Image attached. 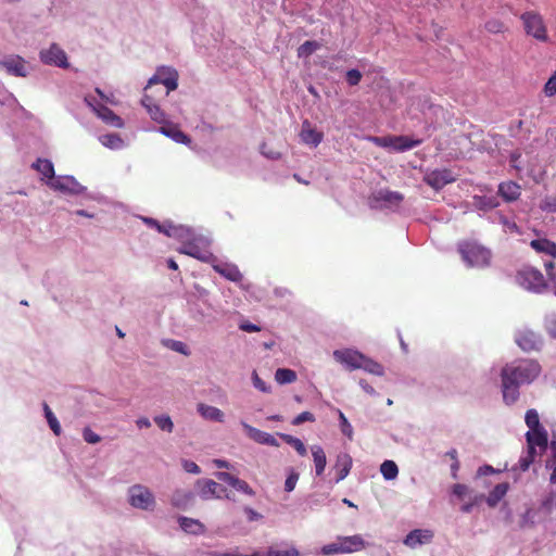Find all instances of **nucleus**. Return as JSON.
<instances>
[{
  "label": "nucleus",
  "instance_id": "864d4df0",
  "mask_svg": "<svg viewBox=\"0 0 556 556\" xmlns=\"http://www.w3.org/2000/svg\"><path fill=\"white\" fill-rule=\"evenodd\" d=\"M298 480H299V473L291 471L290 475L286 479L285 490L287 492L293 491L296 485Z\"/></svg>",
  "mask_w": 556,
  "mask_h": 556
},
{
  "label": "nucleus",
  "instance_id": "ea45409f",
  "mask_svg": "<svg viewBox=\"0 0 556 556\" xmlns=\"http://www.w3.org/2000/svg\"><path fill=\"white\" fill-rule=\"evenodd\" d=\"M324 555H333L338 553H345L348 552V545H346V539L343 541L337 542V543H330L323 547L321 549Z\"/></svg>",
  "mask_w": 556,
  "mask_h": 556
},
{
  "label": "nucleus",
  "instance_id": "f03ea898",
  "mask_svg": "<svg viewBox=\"0 0 556 556\" xmlns=\"http://www.w3.org/2000/svg\"><path fill=\"white\" fill-rule=\"evenodd\" d=\"M458 252L470 267H486L490 265L492 257L491 251L477 242L459 243Z\"/></svg>",
  "mask_w": 556,
  "mask_h": 556
},
{
  "label": "nucleus",
  "instance_id": "3c124183",
  "mask_svg": "<svg viewBox=\"0 0 556 556\" xmlns=\"http://www.w3.org/2000/svg\"><path fill=\"white\" fill-rule=\"evenodd\" d=\"M365 547V542L359 535L350 536V553Z\"/></svg>",
  "mask_w": 556,
  "mask_h": 556
},
{
  "label": "nucleus",
  "instance_id": "4468645a",
  "mask_svg": "<svg viewBox=\"0 0 556 556\" xmlns=\"http://www.w3.org/2000/svg\"><path fill=\"white\" fill-rule=\"evenodd\" d=\"M241 426L244 429L247 435L254 442H256L258 444L269 445V446H276V447L279 446V442L270 433H267V432L262 431L255 427H252L251 425L247 424L245 421H241Z\"/></svg>",
  "mask_w": 556,
  "mask_h": 556
},
{
  "label": "nucleus",
  "instance_id": "2f4dec72",
  "mask_svg": "<svg viewBox=\"0 0 556 556\" xmlns=\"http://www.w3.org/2000/svg\"><path fill=\"white\" fill-rule=\"evenodd\" d=\"M311 450H312V455L314 458L316 475L320 476L324 472L325 467H326V463H327L326 454H325L323 447L319 445H314V446H312Z\"/></svg>",
  "mask_w": 556,
  "mask_h": 556
},
{
  "label": "nucleus",
  "instance_id": "774afa93",
  "mask_svg": "<svg viewBox=\"0 0 556 556\" xmlns=\"http://www.w3.org/2000/svg\"><path fill=\"white\" fill-rule=\"evenodd\" d=\"M551 467L553 468V472L549 477V481H551V483L555 484L556 483V453L554 454V459H553Z\"/></svg>",
  "mask_w": 556,
  "mask_h": 556
},
{
  "label": "nucleus",
  "instance_id": "39448f33",
  "mask_svg": "<svg viewBox=\"0 0 556 556\" xmlns=\"http://www.w3.org/2000/svg\"><path fill=\"white\" fill-rule=\"evenodd\" d=\"M516 279L521 287L535 293H542L548 287L543 274L534 267L520 269Z\"/></svg>",
  "mask_w": 556,
  "mask_h": 556
},
{
  "label": "nucleus",
  "instance_id": "7ed1b4c3",
  "mask_svg": "<svg viewBox=\"0 0 556 556\" xmlns=\"http://www.w3.org/2000/svg\"><path fill=\"white\" fill-rule=\"evenodd\" d=\"M210 245L211 242L207 239L198 237L185 242L178 249V252L194 257L201 262L213 264L216 262V257L211 252Z\"/></svg>",
  "mask_w": 556,
  "mask_h": 556
},
{
  "label": "nucleus",
  "instance_id": "dca6fc26",
  "mask_svg": "<svg viewBox=\"0 0 556 556\" xmlns=\"http://www.w3.org/2000/svg\"><path fill=\"white\" fill-rule=\"evenodd\" d=\"M46 184L53 190L71 193L77 192V187L79 186L72 176H54L50 181H46Z\"/></svg>",
  "mask_w": 556,
  "mask_h": 556
},
{
  "label": "nucleus",
  "instance_id": "aec40b11",
  "mask_svg": "<svg viewBox=\"0 0 556 556\" xmlns=\"http://www.w3.org/2000/svg\"><path fill=\"white\" fill-rule=\"evenodd\" d=\"M432 536L433 534L430 530H413L406 535L404 544L408 547L415 548L418 545L429 543Z\"/></svg>",
  "mask_w": 556,
  "mask_h": 556
},
{
  "label": "nucleus",
  "instance_id": "f8f14e48",
  "mask_svg": "<svg viewBox=\"0 0 556 556\" xmlns=\"http://www.w3.org/2000/svg\"><path fill=\"white\" fill-rule=\"evenodd\" d=\"M40 59L43 63L59 67H67V56L63 49L56 45H51L48 50L40 52Z\"/></svg>",
  "mask_w": 556,
  "mask_h": 556
},
{
  "label": "nucleus",
  "instance_id": "0eeeda50",
  "mask_svg": "<svg viewBox=\"0 0 556 556\" xmlns=\"http://www.w3.org/2000/svg\"><path fill=\"white\" fill-rule=\"evenodd\" d=\"M404 200V195L397 191L381 189L375 192L370 198V205L379 210H395Z\"/></svg>",
  "mask_w": 556,
  "mask_h": 556
},
{
  "label": "nucleus",
  "instance_id": "6e6d98bb",
  "mask_svg": "<svg viewBox=\"0 0 556 556\" xmlns=\"http://www.w3.org/2000/svg\"><path fill=\"white\" fill-rule=\"evenodd\" d=\"M544 92L546 96L552 97L556 94V75H553L544 86Z\"/></svg>",
  "mask_w": 556,
  "mask_h": 556
},
{
  "label": "nucleus",
  "instance_id": "37998d69",
  "mask_svg": "<svg viewBox=\"0 0 556 556\" xmlns=\"http://www.w3.org/2000/svg\"><path fill=\"white\" fill-rule=\"evenodd\" d=\"M484 28L490 34H502L507 29L505 24L497 18H491V20L486 21L484 24Z\"/></svg>",
  "mask_w": 556,
  "mask_h": 556
},
{
  "label": "nucleus",
  "instance_id": "f704fd0d",
  "mask_svg": "<svg viewBox=\"0 0 556 556\" xmlns=\"http://www.w3.org/2000/svg\"><path fill=\"white\" fill-rule=\"evenodd\" d=\"M179 525L184 531L189 533L195 534L203 531V525L200 521L192 518L180 517Z\"/></svg>",
  "mask_w": 556,
  "mask_h": 556
},
{
  "label": "nucleus",
  "instance_id": "bf43d9fd",
  "mask_svg": "<svg viewBox=\"0 0 556 556\" xmlns=\"http://www.w3.org/2000/svg\"><path fill=\"white\" fill-rule=\"evenodd\" d=\"M453 493L459 497L464 498L469 493V488L466 484H454L453 486Z\"/></svg>",
  "mask_w": 556,
  "mask_h": 556
},
{
  "label": "nucleus",
  "instance_id": "72a5a7b5",
  "mask_svg": "<svg viewBox=\"0 0 556 556\" xmlns=\"http://www.w3.org/2000/svg\"><path fill=\"white\" fill-rule=\"evenodd\" d=\"M277 435L279 438H281L287 444L291 445L299 453V455L306 456L307 450H306L304 443L300 439H298L291 434L280 433V432L277 433Z\"/></svg>",
  "mask_w": 556,
  "mask_h": 556
},
{
  "label": "nucleus",
  "instance_id": "c756f323",
  "mask_svg": "<svg viewBox=\"0 0 556 556\" xmlns=\"http://www.w3.org/2000/svg\"><path fill=\"white\" fill-rule=\"evenodd\" d=\"M535 445H527L526 452L521 455L518 462V468L521 471H527L532 463H534L536 456H541L540 450H536Z\"/></svg>",
  "mask_w": 556,
  "mask_h": 556
},
{
  "label": "nucleus",
  "instance_id": "79ce46f5",
  "mask_svg": "<svg viewBox=\"0 0 556 556\" xmlns=\"http://www.w3.org/2000/svg\"><path fill=\"white\" fill-rule=\"evenodd\" d=\"M536 513L532 508H528L520 517L519 527L521 529L533 528L535 525Z\"/></svg>",
  "mask_w": 556,
  "mask_h": 556
},
{
  "label": "nucleus",
  "instance_id": "9d476101",
  "mask_svg": "<svg viewBox=\"0 0 556 556\" xmlns=\"http://www.w3.org/2000/svg\"><path fill=\"white\" fill-rule=\"evenodd\" d=\"M350 368H362L376 376L384 374L383 366L379 363L366 357L357 351L350 350Z\"/></svg>",
  "mask_w": 556,
  "mask_h": 556
},
{
  "label": "nucleus",
  "instance_id": "5701e85b",
  "mask_svg": "<svg viewBox=\"0 0 556 556\" xmlns=\"http://www.w3.org/2000/svg\"><path fill=\"white\" fill-rule=\"evenodd\" d=\"M300 137L304 143L312 147H317L323 140V134L312 128L309 122L307 121L302 124Z\"/></svg>",
  "mask_w": 556,
  "mask_h": 556
},
{
  "label": "nucleus",
  "instance_id": "0e129e2a",
  "mask_svg": "<svg viewBox=\"0 0 556 556\" xmlns=\"http://www.w3.org/2000/svg\"><path fill=\"white\" fill-rule=\"evenodd\" d=\"M362 78V74L358 70H350V86L357 85Z\"/></svg>",
  "mask_w": 556,
  "mask_h": 556
},
{
  "label": "nucleus",
  "instance_id": "e2e57ef3",
  "mask_svg": "<svg viewBox=\"0 0 556 556\" xmlns=\"http://www.w3.org/2000/svg\"><path fill=\"white\" fill-rule=\"evenodd\" d=\"M239 328L245 332H256V331H260L261 330V327L252 324V323H249V321H244L242 323Z\"/></svg>",
  "mask_w": 556,
  "mask_h": 556
},
{
  "label": "nucleus",
  "instance_id": "6e6552de",
  "mask_svg": "<svg viewBox=\"0 0 556 556\" xmlns=\"http://www.w3.org/2000/svg\"><path fill=\"white\" fill-rule=\"evenodd\" d=\"M129 504L139 509H153L155 500L152 492L144 485L136 484L129 489Z\"/></svg>",
  "mask_w": 556,
  "mask_h": 556
},
{
  "label": "nucleus",
  "instance_id": "49530a36",
  "mask_svg": "<svg viewBox=\"0 0 556 556\" xmlns=\"http://www.w3.org/2000/svg\"><path fill=\"white\" fill-rule=\"evenodd\" d=\"M154 421L164 431L172 432L174 429V424L169 416H156Z\"/></svg>",
  "mask_w": 556,
  "mask_h": 556
},
{
  "label": "nucleus",
  "instance_id": "de8ad7c7",
  "mask_svg": "<svg viewBox=\"0 0 556 556\" xmlns=\"http://www.w3.org/2000/svg\"><path fill=\"white\" fill-rule=\"evenodd\" d=\"M268 556H299V552L293 547H291V548L270 547L268 549Z\"/></svg>",
  "mask_w": 556,
  "mask_h": 556
},
{
  "label": "nucleus",
  "instance_id": "4be33fe9",
  "mask_svg": "<svg viewBox=\"0 0 556 556\" xmlns=\"http://www.w3.org/2000/svg\"><path fill=\"white\" fill-rule=\"evenodd\" d=\"M217 478L226 483H228L229 485H231L232 488L237 489L238 491H241L248 495H254V491L252 490V488L244 481V480H241L235 476H232L231 473L229 472H218L217 473Z\"/></svg>",
  "mask_w": 556,
  "mask_h": 556
},
{
  "label": "nucleus",
  "instance_id": "f3484780",
  "mask_svg": "<svg viewBox=\"0 0 556 556\" xmlns=\"http://www.w3.org/2000/svg\"><path fill=\"white\" fill-rule=\"evenodd\" d=\"M88 104L90 106H92L93 111L97 113V115L103 121L105 122L106 124L111 125V126H114V127H117V128H121L124 126V123H123V119L116 115L111 109H109L108 106L101 104V103H97L96 105H93L92 103H90L88 101Z\"/></svg>",
  "mask_w": 556,
  "mask_h": 556
},
{
  "label": "nucleus",
  "instance_id": "a878e982",
  "mask_svg": "<svg viewBox=\"0 0 556 556\" xmlns=\"http://www.w3.org/2000/svg\"><path fill=\"white\" fill-rule=\"evenodd\" d=\"M530 247L533 250H535L538 253L547 254V255L552 256L553 258L556 257V243L548 239L540 238V239L532 240L530 242Z\"/></svg>",
  "mask_w": 556,
  "mask_h": 556
},
{
  "label": "nucleus",
  "instance_id": "1a4fd4ad",
  "mask_svg": "<svg viewBox=\"0 0 556 556\" xmlns=\"http://www.w3.org/2000/svg\"><path fill=\"white\" fill-rule=\"evenodd\" d=\"M194 486L198 494L203 500L229 498L227 489L212 479H199Z\"/></svg>",
  "mask_w": 556,
  "mask_h": 556
},
{
  "label": "nucleus",
  "instance_id": "13d9d810",
  "mask_svg": "<svg viewBox=\"0 0 556 556\" xmlns=\"http://www.w3.org/2000/svg\"><path fill=\"white\" fill-rule=\"evenodd\" d=\"M169 348L178 353H181L184 355H188L189 351L187 345L181 341H170Z\"/></svg>",
  "mask_w": 556,
  "mask_h": 556
},
{
  "label": "nucleus",
  "instance_id": "c9c22d12",
  "mask_svg": "<svg viewBox=\"0 0 556 556\" xmlns=\"http://www.w3.org/2000/svg\"><path fill=\"white\" fill-rule=\"evenodd\" d=\"M275 379L279 384L292 383L296 380V374L289 368H278L275 372Z\"/></svg>",
  "mask_w": 556,
  "mask_h": 556
},
{
  "label": "nucleus",
  "instance_id": "423d86ee",
  "mask_svg": "<svg viewBox=\"0 0 556 556\" xmlns=\"http://www.w3.org/2000/svg\"><path fill=\"white\" fill-rule=\"evenodd\" d=\"M527 35L532 36L536 40L547 41V30L543 17L534 11H528L520 15Z\"/></svg>",
  "mask_w": 556,
  "mask_h": 556
},
{
  "label": "nucleus",
  "instance_id": "a18cd8bd",
  "mask_svg": "<svg viewBox=\"0 0 556 556\" xmlns=\"http://www.w3.org/2000/svg\"><path fill=\"white\" fill-rule=\"evenodd\" d=\"M526 424L529 427V430H535L543 428L540 424L539 414L535 409H529L526 413L525 417Z\"/></svg>",
  "mask_w": 556,
  "mask_h": 556
},
{
  "label": "nucleus",
  "instance_id": "8fccbe9b",
  "mask_svg": "<svg viewBox=\"0 0 556 556\" xmlns=\"http://www.w3.org/2000/svg\"><path fill=\"white\" fill-rule=\"evenodd\" d=\"M83 438L87 443L97 444L101 441V437L93 432L89 427L83 430Z\"/></svg>",
  "mask_w": 556,
  "mask_h": 556
},
{
  "label": "nucleus",
  "instance_id": "58836bf2",
  "mask_svg": "<svg viewBox=\"0 0 556 556\" xmlns=\"http://www.w3.org/2000/svg\"><path fill=\"white\" fill-rule=\"evenodd\" d=\"M43 412H45V416L47 418L50 429L53 431V433L55 435H60L62 432L60 422L47 403H43Z\"/></svg>",
  "mask_w": 556,
  "mask_h": 556
},
{
  "label": "nucleus",
  "instance_id": "9b49d317",
  "mask_svg": "<svg viewBox=\"0 0 556 556\" xmlns=\"http://www.w3.org/2000/svg\"><path fill=\"white\" fill-rule=\"evenodd\" d=\"M515 341L525 352L539 350L542 344L541 337L528 329L518 331Z\"/></svg>",
  "mask_w": 556,
  "mask_h": 556
},
{
  "label": "nucleus",
  "instance_id": "603ef678",
  "mask_svg": "<svg viewBox=\"0 0 556 556\" xmlns=\"http://www.w3.org/2000/svg\"><path fill=\"white\" fill-rule=\"evenodd\" d=\"M261 153L270 160H278L281 157V153L274 149L268 148L267 143H263L261 146Z\"/></svg>",
  "mask_w": 556,
  "mask_h": 556
},
{
  "label": "nucleus",
  "instance_id": "f257e3e1",
  "mask_svg": "<svg viewBox=\"0 0 556 556\" xmlns=\"http://www.w3.org/2000/svg\"><path fill=\"white\" fill-rule=\"evenodd\" d=\"M541 366L533 359H520L506 364L501 370V388L503 400L507 405L519 399V388L535 380Z\"/></svg>",
  "mask_w": 556,
  "mask_h": 556
},
{
  "label": "nucleus",
  "instance_id": "a19ab883",
  "mask_svg": "<svg viewBox=\"0 0 556 556\" xmlns=\"http://www.w3.org/2000/svg\"><path fill=\"white\" fill-rule=\"evenodd\" d=\"M319 48L317 41L307 40L298 48L299 58H307L313 54Z\"/></svg>",
  "mask_w": 556,
  "mask_h": 556
},
{
  "label": "nucleus",
  "instance_id": "b1692460",
  "mask_svg": "<svg viewBox=\"0 0 556 556\" xmlns=\"http://www.w3.org/2000/svg\"><path fill=\"white\" fill-rule=\"evenodd\" d=\"M198 413L206 420L223 422L225 414L223 410L215 406H211L204 403L198 404L197 407Z\"/></svg>",
  "mask_w": 556,
  "mask_h": 556
},
{
  "label": "nucleus",
  "instance_id": "5fc2aeb1",
  "mask_svg": "<svg viewBox=\"0 0 556 556\" xmlns=\"http://www.w3.org/2000/svg\"><path fill=\"white\" fill-rule=\"evenodd\" d=\"M315 420V417L312 413L309 412H303L301 414H299L293 420H292V425L294 426H299L303 422H306V421H314Z\"/></svg>",
  "mask_w": 556,
  "mask_h": 556
},
{
  "label": "nucleus",
  "instance_id": "393cba45",
  "mask_svg": "<svg viewBox=\"0 0 556 556\" xmlns=\"http://www.w3.org/2000/svg\"><path fill=\"white\" fill-rule=\"evenodd\" d=\"M31 168L41 174L42 180L47 179V181H50L55 175L54 166L48 159H37L36 162L31 164Z\"/></svg>",
  "mask_w": 556,
  "mask_h": 556
},
{
  "label": "nucleus",
  "instance_id": "338daca9",
  "mask_svg": "<svg viewBox=\"0 0 556 556\" xmlns=\"http://www.w3.org/2000/svg\"><path fill=\"white\" fill-rule=\"evenodd\" d=\"M544 267L547 273L548 279L552 282V276L556 275V273L554 271V267H555L554 262H552V261L545 262Z\"/></svg>",
  "mask_w": 556,
  "mask_h": 556
},
{
  "label": "nucleus",
  "instance_id": "6ab92c4d",
  "mask_svg": "<svg viewBox=\"0 0 556 556\" xmlns=\"http://www.w3.org/2000/svg\"><path fill=\"white\" fill-rule=\"evenodd\" d=\"M527 445H535L540 450V454H543L547 448V432L544 428L529 430L526 433Z\"/></svg>",
  "mask_w": 556,
  "mask_h": 556
},
{
  "label": "nucleus",
  "instance_id": "4c0bfd02",
  "mask_svg": "<svg viewBox=\"0 0 556 556\" xmlns=\"http://www.w3.org/2000/svg\"><path fill=\"white\" fill-rule=\"evenodd\" d=\"M473 201L475 206L483 211L492 210L498 205L495 197H475Z\"/></svg>",
  "mask_w": 556,
  "mask_h": 556
},
{
  "label": "nucleus",
  "instance_id": "20e7f679",
  "mask_svg": "<svg viewBox=\"0 0 556 556\" xmlns=\"http://www.w3.org/2000/svg\"><path fill=\"white\" fill-rule=\"evenodd\" d=\"M178 72L170 66H160L156 73L149 79L144 91H152V87L156 84L165 86L166 90L163 92V97H167L169 92L174 91L178 87Z\"/></svg>",
  "mask_w": 556,
  "mask_h": 556
},
{
  "label": "nucleus",
  "instance_id": "a211bd4d",
  "mask_svg": "<svg viewBox=\"0 0 556 556\" xmlns=\"http://www.w3.org/2000/svg\"><path fill=\"white\" fill-rule=\"evenodd\" d=\"M0 66L5 68L7 72L16 77H26V62L21 56H11L0 62Z\"/></svg>",
  "mask_w": 556,
  "mask_h": 556
},
{
  "label": "nucleus",
  "instance_id": "e433bc0d",
  "mask_svg": "<svg viewBox=\"0 0 556 556\" xmlns=\"http://www.w3.org/2000/svg\"><path fill=\"white\" fill-rule=\"evenodd\" d=\"M380 471L386 480H393L399 475L397 465L393 460H384L380 466Z\"/></svg>",
  "mask_w": 556,
  "mask_h": 556
},
{
  "label": "nucleus",
  "instance_id": "4d7b16f0",
  "mask_svg": "<svg viewBox=\"0 0 556 556\" xmlns=\"http://www.w3.org/2000/svg\"><path fill=\"white\" fill-rule=\"evenodd\" d=\"M182 467L185 469V471L189 472V473H194V475H199L201 472V469L200 467L192 460H182Z\"/></svg>",
  "mask_w": 556,
  "mask_h": 556
},
{
  "label": "nucleus",
  "instance_id": "ddd939ff",
  "mask_svg": "<svg viewBox=\"0 0 556 556\" xmlns=\"http://www.w3.org/2000/svg\"><path fill=\"white\" fill-rule=\"evenodd\" d=\"M424 180L433 189L440 190L447 184L453 182L455 178L448 169H435L426 174Z\"/></svg>",
  "mask_w": 556,
  "mask_h": 556
},
{
  "label": "nucleus",
  "instance_id": "680f3d73",
  "mask_svg": "<svg viewBox=\"0 0 556 556\" xmlns=\"http://www.w3.org/2000/svg\"><path fill=\"white\" fill-rule=\"evenodd\" d=\"M253 384L256 389L262 392H268L269 388H267L266 383L258 377V375L254 371L252 375Z\"/></svg>",
  "mask_w": 556,
  "mask_h": 556
},
{
  "label": "nucleus",
  "instance_id": "052dcab7",
  "mask_svg": "<svg viewBox=\"0 0 556 556\" xmlns=\"http://www.w3.org/2000/svg\"><path fill=\"white\" fill-rule=\"evenodd\" d=\"M553 506H555V494H549L546 498H544L541 503V507L546 511L551 513Z\"/></svg>",
  "mask_w": 556,
  "mask_h": 556
},
{
  "label": "nucleus",
  "instance_id": "412c9836",
  "mask_svg": "<svg viewBox=\"0 0 556 556\" xmlns=\"http://www.w3.org/2000/svg\"><path fill=\"white\" fill-rule=\"evenodd\" d=\"M160 131L178 143L188 144L191 142L190 138L176 124L166 122L161 126Z\"/></svg>",
  "mask_w": 556,
  "mask_h": 556
},
{
  "label": "nucleus",
  "instance_id": "473e14b6",
  "mask_svg": "<svg viewBox=\"0 0 556 556\" xmlns=\"http://www.w3.org/2000/svg\"><path fill=\"white\" fill-rule=\"evenodd\" d=\"M394 150L395 151H406L410 150L415 147H418L421 143V140L419 139H412L407 136H394Z\"/></svg>",
  "mask_w": 556,
  "mask_h": 556
},
{
  "label": "nucleus",
  "instance_id": "cd10ccee",
  "mask_svg": "<svg viewBox=\"0 0 556 556\" xmlns=\"http://www.w3.org/2000/svg\"><path fill=\"white\" fill-rule=\"evenodd\" d=\"M213 268L216 273L224 276L226 279L230 281H240L242 278V275L237 266L230 265V264H213Z\"/></svg>",
  "mask_w": 556,
  "mask_h": 556
},
{
  "label": "nucleus",
  "instance_id": "7c9ffc66",
  "mask_svg": "<svg viewBox=\"0 0 556 556\" xmlns=\"http://www.w3.org/2000/svg\"><path fill=\"white\" fill-rule=\"evenodd\" d=\"M508 491V483H498L490 492L486 497V503L490 507H495L498 502L506 495Z\"/></svg>",
  "mask_w": 556,
  "mask_h": 556
},
{
  "label": "nucleus",
  "instance_id": "bb28decb",
  "mask_svg": "<svg viewBox=\"0 0 556 556\" xmlns=\"http://www.w3.org/2000/svg\"><path fill=\"white\" fill-rule=\"evenodd\" d=\"M193 501V493L186 490H176L170 498V503L174 507L179 509H186Z\"/></svg>",
  "mask_w": 556,
  "mask_h": 556
},
{
  "label": "nucleus",
  "instance_id": "2eb2a0df",
  "mask_svg": "<svg viewBox=\"0 0 556 556\" xmlns=\"http://www.w3.org/2000/svg\"><path fill=\"white\" fill-rule=\"evenodd\" d=\"M141 104L146 108V110L148 111L150 117L163 125L165 124L167 121H166V114L161 110V108L157 105V103L155 102V99L153 97L152 93H150V91H144V94L141 99Z\"/></svg>",
  "mask_w": 556,
  "mask_h": 556
},
{
  "label": "nucleus",
  "instance_id": "c85d7f7f",
  "mask_svg": "<svg viewBox=\"0 0 556 556\" xmlns=\"http://www.w3.org/2000/svg\"><path fill=\"white\" fill-rule=\"evenodd\" d=\"M498 193L508 202L515 201L520 195V187L516 182L507 181L498 186Z\"/></svg>",
  "mask_w": 556,
  "mask_h": 556
},
{
  "label": "nucleus",
  "instance_id": "c03bdc74",
  "mask_svg": "<svg viewBox=\"0 0 556 556\" xmlns=\"http://www.w3.org/2000/svg\"><path fill=\"white\" fill-rule=\"evenodd\" d=\"M100 141L103 146L111 149H117L123 144V140L116 134L104 135L100 137Z\"/></svg>",
  "mask_w": 556,
  "mask_h": 556
},
{
  "label": "nucleus",
  "instance_id": "69168bd1",
  "mask_svg": "<svg viewBox=\"0 0 556 556\" xmlns=\"http://www.w3.org/2000/svg\"><path fill=\"white\" fill-rule=\"evenodd\" d=\"M157 229L159 232H162V233H165L167 236H173L172 231L175 230V227L172 226V225H161L159 223V225L155 227Z\"/></svg>",
  "mask_w": 556,
  "mask_h": 556
},
{
  "label": "nucleus",
  "instance_id": "09e8293b",
  "mask_svg": "<svg viewBox=\"0 0 556 556\" xmlns=\"http://www.w3.org/2000/svg\"><path fill=\"white\" fill-rule=\"evenodd\" d=\"M372 140L379 147L390 148L393 150H394V143H395L394 141H396V139H394V136L374 137Z\"/></svg>",
  "mask_w": 556,
  "mask_h": 556
}]
</instances>
